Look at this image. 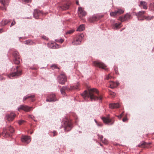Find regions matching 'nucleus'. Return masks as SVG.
<instances>
[{
    "label": "nucleus",
    "mask_w": 154,
    "mask_h": 154,
    "mask_svg": "<svg viewBox=\"0 0 154 154\" xmlns=\"http://www.w3.org/2000/svg\"><path fill=\"white\" fill-rule=\"evenodd\" d=\"M3 32V31H2V29H0V33H1Z\"/></svg>",
    "instance_id": "3c124183"
},
{
    "label": "nucleus",
    "mask_w": 154,
    "mask_h": 154,
    "mask_svg": "<svg viewBox=\"0 0 154 154\" xmlns=\"http://www.w3.org/2000/svg\"><path fill=\"white\" fill-rule=\"evenodd\" d=\"M110 94L111 96H112L113 97H114L115 96V95H116V94L114 92H110Z\"/></svg>",
    "instance_id": "a19ab883"
},
{
    "label": "nucleus",
    "mask_w": 154,
    "mask_h": 154,
    "mask_svg": "<svg viewBox=\"0 0 154 154\" xmlns=\"http://www.w3.org/2000/svg\"><path fill=\"white\" fill-rule=\"evenodd\" d=\"M24 43L25 44L28 45H32L34 44L33 42L30 40H27Z\"/></svg>",
    "instance_id": "c85d7f7f"
},
{
    "label": "nucleus",
    "mask_w": 154,
    "mask_h": 154,
    "mask_svg": "<svg viewBox=\"0 0 154 154\" xmlns=\"http://www.w3.org/2000/svg\"><path fill=\"white\" fill-rule=\"evenodd\" d=\"M85 29V26L84 25H80L77 29V31H82Z\"/></svg>",
    "instance_id": "cd10ccee"
},
{
    "label": "nucleus",
    "mask_w": 154,
    "mask_h": 154,
    "mask_svg": "<svg viewBox=\"0 0 154 154\" xmlns=\"http://www.w3.org/2000/svg\"><path fill=\"white\" fill-rule=\"evenodd\" d=\"M112 76L110 75V74H109L108 75H107L106 78H105L107 80H108L110 79L111 78H112Z\"/></svg>",
    "instance_id": "ea45409f"
},
{
    "label": "nucleus",
    "mask_w": 154,
    "mask_h": 154,
    "mask_svg": "<svg viewBox=\"0 0 154 154\" xmlns=\"http://www.w3.org/2000/svg\"><path fill=\"white\" fill-rule=\"evenodd\" d=\"M20 106H23V105H21Z\"/></svg>",
    "instance_id": "6e6d98bb"
},
{
    "label": "nucleus",
    "mask_w": 154,
    "mask_h": 154,
    "mask_svg": "<svg viewBox=\"0 0 154 154\" xmlns=\"http://www.w3.org/2000/svg\"><path fill=\"white\" fill-rule=\"evenodd\" d=\"M128 120V119L126 117H124L122 119V121L123 122H126L127 120Z\"/></svg>",
    "instance_id": "49530a36"
},
{
    "label": "nucleus",
    "mask_w": 154,
    "mask_h": 154,
    "mask_svg": "<svg viewBox=\"0 0 154 154\" xmlns=\"http://www.w3.org/2000/svg\"><path fill=\"white\" fill-rule=\"evenodd\" d=\"M20 109H22L26 112H28L31 110L32 107L29 106H20V109H19V111Z\"/></svg>",
    "instance_id": "4be33fe9"
},
{
    "label": "nucleus",
    "mask_w": 154,
    "mask_h": 154,
    "mask_svg": "<svg viewBox=\"0 0 154 154\" xmlns=\"http://www.w3.org/2000/svg\"><path fill=\"white\" fill-rule=\"evenodd\" d=\"M118 15L123 13L124 12V10L123 9H118V11H116Z\"/></svg>",
    "instance_id": "7c9ffc66"
},
{
    "label": "nucleus",
    "mask_w": 154,
    "mask_h": 154,
    "mask_svg": "<svg viewBox=\"0 0 154 154\" xmlns=\"http://www.w3.org/2000/svg\"><path fill=\"white\" fill-rule=\"evenodd\" d=\"M121 23H119L118 24H117V23H115L114 25V28L115 29H117V28H119V26L121 25Z\"/></svg>",
    "instance_id": "473e14b6"
},
{
    "label": "nucleus",
    "mask_w": 154,
    "mask_h": 154,
    "mask_svg": "<svg viewBox=\"0 0 154 154\" xmlns=\"http://www.w3.org/2000/svg\"><path fill=\"white\" fill-rule=\"evenodd\" d=\"M115 105H117V106H119L120 105L119 104V103H110L109 105V106H115Z\"/></svg>",
    "instance_id": "72a5a7b5"
},
{
    "label": "nucleus",
    "mask_w": 154,
    "mask_h": 154,
    "mask_svg": "<svg viewBox=\"0 0 154 154\" xmlns=\"http://www.w3.org/2000/svg\"><path fill=\"white\" fill-rule=\"evenodd\" d=\"M53 133L54 134H53V136H56V135H57V132L56 131H53Z\"/></svg>",
    "instance_id": "37998d69"
},
{
    "label": "nucleus",
    "mask_w": 154,
    "mask_h": 154,
    "mask_svg": "<svg viewBox=\"0 0 154 154\" xmlns=\"http://www.w3.org/2000/svg\"><path fill=\"white\" fill-rule=\"evenodd\" d=\"M100 145L101 146H102V145L100 143Z\"/></svg>",
    "instance_id": "5fc2aeb1"
},
{
    "label": "nucleus",
    "mask_w": 154,
    "mask_h": 154,
    "mask_svg": "<svg viewBox=\"0 0 154 154\" xmlns=\"http://www.w3.org/2000/svg\"><path fill=\"white\" fill-rule=\"evenodd\" d=\"M55 41L56 42H58L60 43H62L64 41V40L62 38H60L59 39H56L55 40Z\"/></svg>",
    "instance_id": "f704fd0d"
},
{
    "label": "nucleus",
    "mask_w": 154,
    "mask_h": 154,
    "mask_svg": "<svg viewBox=\"0 0 154 154\" xmlns=\"http://www.w3.org/2000/svg\"><path fill=\"white\" fill-rule=\"evenodd\" d=\"M78 13L79 17H81L85 16L86 15V12L81 7L78 8Z\"/></svg>",
    "instance_id": "2eb2a0df"
},
{
    "label": "nucleus",
    "mask_w": 154,
    "mask_h": 154,
    "mask_svg": "<svg viewBox=\"0 0 154 154\" xmlns=\"http://www.w3.org/2000/svg\"><path fill=\"white\" fill-rule=\"evenodd\" d=\"M102 142V143L106 145L108 143V142L107 140L105 139H104V140H103Z\"/></svg>",
    "instance_id": "58836bf2"
},
{
    "label": "nucleus",
    "mask_w": 154,
    "mask_h": 154,
    "mask_svg": "<svg viewBox=\"0 0 154 154\" xmlns=\"http://www.w3.org/2000/svg\"><path fill=\"white\" fill-rule=\"evenodd\" d=\"M18 66H16L15 68L12 67L11 69V70L12 72L10 74V75L9 77L11 78V77H13L15 76H18L20 75L21 74V71L18 70Z\"/></svg>",
    "instance_id": "39448f33"
},
{
    "label": "nucleus",
    "mask_w": 154,
    "mask_h": 154,
    "mask_svg": "<svg viewBox=\"0 0 154 154\" xmlns=\"http://www.w3.org/2000/svg\"><path fill=\"white\" fill-rule=\"evenodd\" d=\"M10 22L9 20L3 19L1 22V25L2 26H4Z\"/></svg>",
    "instance_id": "a878e982"
},
{
    "label": "nucleus",
    "mask_w": 154,
    "mask_h": 154,
    "mask_svg": "<svg viewBox=\"0 0 154 154\" xmlns=\"http://www.w3.org/2000/svg\"><path fill=\"white\" fill-rule=\"evenodd\" d=\"M16 115L13 112L8 114L6 116V118L9 121H12L14 119Z\"/></svg>",
    "instance_id": "9b49d317"
},
{
    "label": "nucleus",
    "mask_w": 154,
    "mask_h": 154,
    "mask_svg": "<svg viewBox=\"0 0 154 154\" xmlns=\"http://www.w3.org/2000/svg\"><path fill=\"white\" fill-rule=\"evenodd\" d=\"M104 122L106 124H110L112 125L113 124V122L112 120L110 119L109 115H108L106 117H103L102 118Z\"/></svg>",
    "instance_id": "f8f14e48"
},
{
    "label": "nucleus",
    "mask_w": 154,
    "mask_h": 154,
    "mask_svg": "<svg viewBox=\"0 0 154 154\" xmlns=\"http://www.w3.org/2000/svg\"><path fill=\"white\" fill-rule=\"evenodd\" d=\"M10 0H0V2L4 6L2 9V10H6L5 7L8 5L9 3Z\"/></svg>",
    "instance_id": "a211bd4d"
},
{
    "label": "nucleus",
    "mask_w": 154,
    "mask_h": 154,
    "mask_svg": "<svg viewBox=\"0 0 154 154\" xmlns=\"http://www.w3.org/2000/svg\"><path fill=\"white\" fill-rule=\"evenodd\" d=\"M117 15H118V14H117L116 11L111 12L110 13V15L111 16H112L114 17L115 16H117Z\"/></svg>",
    "instance_id": "2f4dec72"
},
{
    "label": "nucleus",
    "mask_w": 154,
    "mask_h": 154,
    "mask_svg": "<svg viewBox=\"0 0 154 154\" xmlns=\"http://www.w3.org/2000/svg\"><path fill=\"white\" fill-rule=\"evenodd\" d=\"M151 144V143H146L145 142H142L140 144L138 145V146L141 148H148L149 147V146Z\"/></svg>",
    "instance_id": "dca6fc26"
},
{
    "label": "nucleus",
    "mask_w": 154,
    "mask_h": 154,
    "mask_svg": "<svg viewBox=\"0 0 154 154\" xmlns=\"http://www.w3.org/2000/svg\"><path fill=\"white\" fill-rule=\"evenodd\" d=\"M83 37L84 35L83 34H80L76 37V39L72 42V44L74 45L80 44Z\"/></svg>",
    "instance_id": "1a4fd4ad"
},
{
    "label": "nucleus",
    "mask_w": 154,
    "mask_h": 154,
    "mask_svg": "<svg viewBox=\"0 0 154 154\" xmlns=\"http://www.w3.org/2000/svg\"><path fill=\"white\" fill-rule=\"evenodd\" d=\"M43 38H44V39H46V37H45H45H44L43 36Z\"/></svg>",
    "instance_id": "603ef678"
},
{
    "label": "nucleus",
    "mask_w": 154,
    "mask_h": 154,
    "mask_svg": "<svg viewBox=\"0 0 154 154\" xmlns=\"http://www.w3.org/2000/svg\"><path fill=\"white\" fill-rule=\"evenodd\" d=\"M79 83H78L75 86H70V87H69L68 86H63L60 89V92L63 95H66V91H69L72 90H76L77 91L79 90Z\"/></svg>",
    "instance_id": "f03ea898"
},
{
    "label": "nucleus",
    "mask_w": 154,
    "mask_h": 154,
    "mask_svg": "<svg viewBox=\"0 0 154 154\" xmlns=\"http://www.w3.org/2000/svg\"><path fill=\"white\" fill-rule=\"evenodd\" d=\"M123 115V113H122L121 114H120V115L118 116V118L119 119H121V118L122 117Z\"/></svg>",
    "instance_id": "c03bdc74"
},
{
    "label": "nucleus",
    "mask_w": 154,
    "mask_h": 154,
    "mask_svg": "<svg viewBox=\"0 0 154 154\" xmlns=\"http://www.w3.org/2000/svg\"><path fill=\"white\" fill-rule=\"evenodd\" d=\"M74 31L73 30H70L66 32V34H70L74 32Z\"/></svg>",
    "instance_id": "c9c22d12"
},
{
    "label": "nucleus",
    "mask_w": 154,
    "mask_h": 154,
    "mask_svg": "<svg viewBox=\"0 0 154 154\" xmlns=\"http://www.w3.org/2000/svg\"><path fill=\"white\" fill-rule=\"evenodd\" d=\"M63 127L65 131H68L71 130L72 128V124L71 121L68 119H66L64 122Z\"/></svg>",
    "instance_id": "20e7f679"
},
{
    "label": "nucleus",
    "mask_w": 154,
    "mask_h": 154,
    "mask_svg": "<svg viewBox=\"0 0 154 154\" xmlns=\"http://www.w3.org/2000/svg\"><path fill=\"white\" fill-rule=\"evenodd\" d=\"M51 67L52 68H57V66H56V65H55V64L52 65V66H51Z\"/></svg>",
    "instance_id": "a18cd8bd"
},
{
    "label": "nucleus",
    "mask_w": 154,
    "mask_h": 154,
    "mask_svg": "<svg viewBox=\"0 0 154 154\" xmlns=\"http://www.w3.org/2000/svg\"><path fill=\"white\" fill-rule=\"evenodd\" d=\"M100 18V17L98 16L94 15L90 19V21L92 22L94 21H97Z\"/></svg>",
    "instance_id": "b1692460"
},
{
    "label": "nucleus",
    "mask_w": 154,
    "mask_h": 154,
    "mask_svg": "<svg viewBox=\"0 0 154 154\" xmlns=\"http://www.w3.org/2000/svg\"><path fill=\"white\" fill-rule=\"evenodd\" d=\"M14 131V130L13 128L11 126L8 127L7 129H4L2 132V135L4 137H9L11 136V135L9 133V132L11 133H13Z\"/></svg>",
    "instance_id": "423d86ee"
},
{
    "label": "nucleus",
    "mask_w": 154,
    "mask_h": 154,
    "mask_svg": "<svg viewBox=\"0 0 154 154\" xmlns=\"http://www.w3.org/2000/svg\"><path fill=\"white\" fill-rule=\"evenodd\" d=\"M153 10H154V3L153 4Z\"/></svg>",
    "instance_id": "864d4df0"
},
{
    "label": "nucleus",
    "mask_w": 154,
    "mask_h": 154,
    "mask_svg": "<svg viewBox=\"0 0 154 154\" xmlns=\"http://www.w3.org/2000/svg\"><path fill=\"white\" fill-rule=\"evenodd\" d=\"M21 141L23 142L28 143L30 142L31 140L29 137L25 136L21 138Z\"/></svg>",
    "instance_id": "f3484780"
},
{
    "label": "nucleus",
    "mask_w": 154,
    "mask_h": 154,
    "mask_svg": "<svg viewBox=\"0 0 154 154\" xmlns=\"http://www.w3.org/2000/svg\"><path fill=\"white\" fill-rule=\"evenodd\" d=\"M30 0H22V1L23 2H28Z\"/></svg>",
    "instance_id": "de8ad7c7"
},
{
    "label": "nucleus",
    "mask_w": 154,
    "mask_h": 154,
    "mask_svg": "<svg viewBox=\"0 0 154 154\" xmlns=\"http://www.w3.org/2000/svg\"><path fill=\"white\" fill-rule=\"evenodd\" d=\"M81 95L85 100L89 98L91 101L99 100L101 102L102 97L99 95V91L96 88H91L88 90V91H85L81 94Z\"/></svg>",
    "instance_id": "f257e3e1"
},
{
    "label": "nucleus",
    "mask_w": 154,
    "mask_h": 154,
    "mask_svg": "<svg viewBox=\"0 0 154 154\" xmlns=\"http://www.w3.org/2000/svg\"><path fill=\"white\" fill-rule=\"evenodd\" d=\"M34 97L35 95L34 94H28L23 97V101H24L27 99H29L31 101L33 102L35 100L34 98Z\"/></svg>",
    "instance_id": "4468645a"
},
{
    "label": "nucleus",
    "mask_w": 154,
    "mask_h": 154,
    "mask_svg": "<svg viewBox=\"0 0 154 154\" xmlns=\"http://www.w3.org/2000/svg\"><path fill=\"white\" fill-rule=\"evenodd\" d=\"M40 13V11L37 10H35L33 14L34 17L36 19L39 18V15Z\"/></svg>",
    "instance_id": "5701e85b"
},
{
    "label": "nucleus",
    "mask_w": 154,
    "mask_h": 154,
    "mask_svg": "<svg viewBox=\"0 0 154 154\" xmlns=\"http://www.w3.org/2000/svg\"><path fill=\"white\" fill-rule=\"evenodd\" d=\"M13 54L14 58L17 57H20L19 56V53L17 51H14L13 53Z\"/></svg>",
    "instance_id": "c756f323"
},
{
    "label": "nucleus",
    "mask_w": 154,
    "mask_h": 154,
    "mask_svg": "<svg viewBox=\"0 0 154 154\" xmlns=\"http://www.w3.org/2000/svg\"><path fill=\"white\" fill-rule=\"evenodd\" d=\"M48 47L51 48H59L60 46L55 43H48L47 44Z\"/></svg>",
    "instance_id": "6ab92c4d"
},
{
    "label": "nucleus",
    "mask_w": 154,
    "mask_h": 154,
    "mask_svg": "<svg viewBox=\"0 0 154 154\" xmlns=\"http://www.w3.org/2000/svg\"><path fill=\"white\" fill-rule=\"evenodd\" d=\"M145 11H139L136 15L138 20H144V19L147 20H149L152 19L154 18L153 16H145L143 14H145Z\"/></svg>",
    "instance_id": "7ed1b4c3"
},
{
    "label": "nucleus",
    "mask_w": 154,
    "mask_h": 154,
    "mask_svg": "<svg viewBox=\"0 0 154 154\" xmlns=\"http://www.w3.org/2000/svg\"><path fill=\"white\" fill-rule=\"evenodd\" d=\"M119 107V106H111V109H115V108H118Z\"/></svg>",
    "instance_id": "09e8293b"
},
{
    "label": "nucleus",
    "mask_w": 154,
    "mask_h": 154,
    "mask_svg": "<svg viewBox=\"0 0 154 154\" xmlns=\"http://www.w3.org/2000/svg\"><path fill=\"white\" fill-rule=\"evenodd\" d=\"M15 24V21L13 20L11 24L10 27H11L12 26L14 25Z\"/></svg>",
    "instance_id": "79ce46f5"
},
{
    "label": "nucleus",
    "mask_w": 154,
    "mask_h": 154,
    "mask_svg": "<svg viewBox=\"0 0 154 154\" xmlns=\"http://www.w3.org/2000/svg\"><path fill=\"white\" fill-rule=\"evenodd\" d=\"M25 122V121L23 120H20L18 122V123L19 125H21L23 124Z\"/></svg>",
    "instance_id": "4c0bfd02"
},
{
    "label": "nucleus",
    "mask_w": 154,
    "mask_h": 154,
    "mask_svg": "<svg viewBox=\"0 0 154 154\" xmlns=\"http://www.w3.org/2000/svg\"><path fill=\"white\" fill-rule=\"evenodd\" d=\"M76 4L78 5H79L78 1H76Z\"/></svg>",
    "instance_id": "8fccbe9b"
},
{
    "label": "nucleus",
    "mask_w": 154,
    "mask_h": 154,
    "mask_svg": "<svg viewBox=\"0 0 154 154\" xmlns=\"http://www.w3.org/2000/svg\"><path fill=\"white\" fill-rule=\"evenodd\" d=\"M57 100H58L56 97L55 94L53 93L48 94L46 100L47 102H54Z\"/></svg>",
    "instance_id": "0eeeda50"
},
{
    "label": "nucleus",
    "mask_w": 154,
    "mask_h": 154,
    "mask_svg": "<svg viewBox=\"0 0 154 154\" xmlns=\"http://www.w3.org/2000/svg\"><path fill=\"white\" fill-rule=\"evenodd\" d=\"M131 15L128 13L126 14L124 16L120 17H119V19L121 21H123L128 20L131 18Z\"/></svg>",
    "instance_id": "ddd939ff"
},
{
    "label": "nucleus",
    "mask_w": 154,
    "mask_h": 154,
    "mask_svg": "<svg viewBox=\"0 0 154 154\" xmlns=\"http://www.w3.org/2000/svg\"><path fill=\"white\" fill-rule=\"evenodd\" d=\"M70 2H69L68 4L64 5L63 6L60 7L61 9L63 10H65L68 9L69 8Z\"/></svg>",
    "instance_id": "393cba45"
},
{
    "label": "nucleus",
    "mask_w": 154,
    "mask_h": 154,
    "mask_svg": "<svg viewBox=\"0 0 154 154\" xmlns=\"http://www.w3.org/2000/svg\"><path fill=\"white\" fill-rule=\"evenodd\" d=\"M93 63L94 65L95 66L106 70V66L103 63L97 61H95Z\"/></svg>",
    "instance_id": "9d476101"
},
{
    "label": "nucleus",
    "mask_w": 154,
    "mask_h": 154,
    "mask_svg": "<svg viewBox=\"0 0 154 154\" xmlns=\"http://www.w3.org/2000/svg\"><path fill=\"white\" fill-rule=\"evenodd\" d=\"M59 83L62 85L64 84L66 81V78L64 73H61L57 78Z\"/></svg>",
    "instance_id": "6e6552de"
},
{
    "label": "nucleus",
    "mask_w": 154,
    "mask_h": 154,
    "mask_svg": "<svg viewBox=\"0 0 154 154\" xmlns=\"http://www.w3.org/2000/svg\"><path fill=\"white\" fill-rule=\"evenodd\" d=\"M98 139L99 140H100V141H102V140H103V136L102 135H100L99 134H98Z\"/></svg>",
    "instance_id": "e433bc0d"
},
{
    "label": "nucleus",
    "mask_w": 154,
    "mask_h": 154,
    "mask_svg": "<svg viewBox=\"0 0 154 154\" xmlns=\"http://www.w3.org/2000/svg\"><path fill=\"white\" fill-rule=\"evenodd\" d=\"M147 4L145 2L141 1L140 2V4L139 5V6L140 7H142L144 9H146L147 8Z\"/></svg>",
    "instance_id": "aec40b11"
},
{
    "label": "nucleus",
    "mask_w": 154,
    "mask_h": 154,
    "mask_svg": "<svg viewBox=\"0 0 154 154\" xmlns=\"http://www.w3.org/2000/svg\"><path fill=\"white\" fill-rule=\"evenodd\" d=\"M20 57H17L15 58H14V62L15 64H18L20 63Z\"/></svg>",
    "instance_id": "bb28decb"
},
{
    "label": "nucleus",
    "mask_w": 154,
    "mask_h": 154,
    "mask_svg": "<svg viewBox=\"0 0 154 154\" xmlns=\"http://www.w3.org/2000/svg\"><path fill=\"white\" fill-rule=\"evenodd\" d=\"M119 84V83L117 82L115 83L112 81H111L110 83V88L112 89L115 88Z\"/></svg>",
    "instance_id": "412c9836"
}]
</instances>
